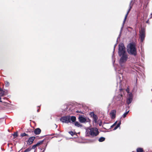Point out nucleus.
<instances>
[{"label":"nucleus","mask_w":152,"mask_h":152,"mask_svg":"<svg viewBox=\"0 0 152 152\" xmlns=\"http://www.w3.org/2000/svg\"><path fill=\"white\" fill-rule=\"evenodd\" d=\"M136 44L134 43H129L127 46V51L131 55L136 56L137 55V50Z\"/></svg>","instance_id":"obj_1"},{"label":"nucleus","mask_w":152,"mask_h":152,"mask_svg":"<svg viewBox=\"0 0 152 152\" xmlns=\"http://www.w3.org/2000/svg\"><path fill=\"white\" fill-rule=\"evenodd\" d=\"M119 48L118 53L119 56H121L122 54H126L125 48L124 47V44L122 43H120L119 45Z\"/></svg>","instance_id":"obj_2"},{"label":"nucleus","mask_w":152,"mask_h":152,"mask_svg":"<svg viewBox=\"0 0 152 152\" xmlns=\"http://www.w3.org/2000/svg\"><path fill=\"white\" fill-rule=\"evenodd\" d=\"M89 134L92 137H95L99 134V132L96 128H91L90 129Z\"/></svg>","instance_id":"obj_3"},{"label":"nucleus","mask_w":152,"mask_h":152,"mask_svg":"<svg viewBox=\"0 0 152 152\" xmlns=\"http://www.w3.org/2000/svg\"><path fill=\"white\" fill-rule=\"evenodd\" d=\"M120 59V63L121 65L124 63H125L127 61L128 56L126 53L122 54Z\"/></svg>","instance_id":"obj_4"},{"label":"nucleus","mask_w":152,"mask_h":152,"mask_svg":"<svg viewBox=\"0 0 152 152\" xmlns=\"http://www.w3.org/2000/svg\"><path fill=\"white\" fill-rule=\"evenodd\" d=\"M60 120L63 123H68L70 122V116L68 115L63 116L60 118Z\"/></svg>","instance_id":"obj_5"},{"label":"nucleus","mask_w":152,"mask_h":152,"mask_svg":"<svg viewBox=\"0 0 152 152\" xmlns=\"http://www.w3.org/2000/svg\"><path fill=\"white\" fill-rule=\"evenodd\" d=\"M145 29L143 28H141V30L140 31V37L142 42L145 39Z\"/></svg>","instance_id":"obj_6"},{"label":"nucleus","mask_w":152,"mask_h":152,"mask_svg":"<svg viewBox=\"0 0 152 152\" xmlns=\"http://www.w3.org/2000/svg\"><path fill=\"white\" fill-rule=\"evenodd\" d=\"M89 115L93 118V120L95 123H96L98 119V117L95 115L94 112H91L89 113Z\"/></svg>","instance_id":"obj_7"},{"label":"nucleus","mask_w":152,"mask_h":152,"mask_svg":"<svg viewBox=\"0 0 152 152\" xmlns=\"http://www.w3.org/2000/svg\"><path fill=\"white\" fill-rule=\"evenodd\" d=\"M79 121L81 123H85L86 122H88L90 121V120L88 118L87 119L86 118L82 116H79L78 118Z\"/></svg>","instance_id":"obj_8"},{"label":"nucleus","mask_w":152,"mask_h":152,"mask_svg":"<svg viewBox=\"0 0 152 152\" xmlns=\"http://www.w3.org/2000/svg\"><path fill=\"white\" fill-rule=\"evenodd\" d=\"M35 137L34 136L30 137L27 141V144L29 145L32 144L33 143V141L35 139Z\"/></svg>","instance_id":"obj_9"},{"label":"nucleus","mask_w":152,"mask_h":152,"mask_svg":"<svg viewBox=\"0 0 152 152\" xmlns=\"http://www.w3.org/2000/svg\"><path fill=\"white\" fill-rule=\"evenodd\" d=\"M132 101V95L130 93L129 94L128 97L127 98L126 103L127 104H129Z\"/></svg>","instance_id":"obj_10"},{"label":"nucleus","mask_w":152,"mask_h":152,"mask_svg":"<svg viewBox=\"0 0 152 152\" xmlns=\"http://www.w3.org/2000/svg\"><path fill=\"white\" fill-rule=\"evenodd\" d=\"M132 3V1H131V2H130V4L129 5V9L126 15L125 16L124 19V23L125 22L126 20V19L127 17L128 16V15L129 12H130V11H131V9H132V5L131 4Z\"/></svg>","instance_id":"obj_11"},{"label":"nucleus","mask_w":152,"mask_h":152,"mask_svg":"<svg viewBox=\"0 0 152 152\" xmlns=\"http://www.w3.org/2000/svg\"><path fill=\"white\" fill-rule=\"evenodd\" d=\"M116 111L115 110H112L110 113V115L112 119H114L116 117Z\"/></svg>","instance_id":"obj_12"},{"label":"nucleus","mask_w":152,"mask_h":152,"mask_svg":"<svg viewBox=\"0 0 152 152\" xmlns=\"http://www.w3.org/2000/svg\"><path fill=\"white\" fill-rule=\"evenodd\" d=\"M44 140L40 141L38 142L36 144L33 145L32 147L31 148V149H35L37 146H38L40 145H42L44 142Z\"/></svg>","instance_id":"obj_13"},{"label":"nucleus","mask_w":152,"mask_h":152,"mask_svg":"<svg viewBox=\"0 0 152 152\" xmlns=\"http://www.w3.org/2000/svg\"><path fill=\"white\" fill-rule=\"evenodd\" d=\"M41 132V129L39 128H37L36 129L34 130V132L36 134H39Z\"/></svg>","instance_id":"obj_14"},{"label":"nucleus","mask_w":152,"mask_h":152,"mask_svg":"<svg viewBox=\"0 0 152 152\" xmlns=\"http://www.w3.org/2000/svg\"><path fill=\"white\" fill-rule=\"evenodd\" d=\"M4 95V91L1 88H0V96H3Z\"/></svg>","instance_id":"obj_15"},{"label":"nucleus","mask_w":152,"mask_h":152,"mask_svg":"<svg viewBox=\"0 0 152 152\" xmlns=\"http://www.w3.org/2000/svg\"><path fill=\"white\" fill-rule=\"evenodd\" d=\"M76 120V118L75 116H72L70 117V121L71 120L72 122H74Z\"/></svg>","instance_id":"obj_16"},{"label":"nucleus","mask_w":152,"mask_h":152,"mask_svg":"<svg viewBox=\"0 0 152 152\" xmlns=\"http://www.w3.org/2000/svg\"><path fill=\"white\" fill-rule=\"evenodd\" d=\"M75 126L78 127H79L82 126L79 122L77 121L75 122Z\"/></svg>","instance_id":"obj_17"},{"label":"nucleus","mask_w":152,"mask_h":152,"mask_svg":"<svg viewBox=\"0 0 152 152\" xmlns=\"http://www.w3.org/2000/svg\"><path fill=\"white\" fill-rule=\"evenodd\" d=\"M121 124V121H119V122L117 126H116L113 129L114 130H115L118 127H119L120 126V125Z\"/></svg>","instance_id":"obj_18"},{"label":"nucleus","mask_w":152,"mask_h":152,"mask_svg":"<svg viewBox=\"0 0 152 152\" xmlns=\"http://www.w3.org/2000/svg\"><path fill=\"white\" fill-rule=\"evenodd\" d=\"M144 151L143 149L142 148H139L137 149V152H143Z\"/></svg>","instance_id":"obj_19"},{"label":"nucleus","mask_w":152,"mask_h":152,"mask_svg":"<svg viewBox=\"0 0 152 152\" xmlns=\"http://www.w3.org/2000/svg\"><path fill=\"white\" fill-rule=\"evenodd\" d=\"M105 140V138L103 137H101L99 139V142H102L104 141Z\"/></svg>","instance_id":"obj_20"},{"label":"nucleus","mask_w":152,"mask_h":152,"mask_svg":"<svg viewBox=\"0 0 152 152\" xmlns=\"http://www.w3.org/2000/svg\"><path fill=\"white\" fill-rule=\"evenodd\" d=\"M20 136L22 137L24 136H27L28 137L29 136L28 134H26V133H23L21 134Z\"/></svg>","instance_id":"obj_21"},{"label":"nucleus","mask_w":152,"mask_h":152,"mask_svg":"<svg viewBox=\"0 0 152 152\" xmlns=\"http://www.w3.org/2000/svg\"><path fill=\"white\" fill-rule=\"evenodd\" d=\"M129 111H128L126 112L123 115V117L124 118H125L126 117L127 115L129 113Z\"/></svg>","instance_id":"obj_22"},{"label":"nucleus","mask_w":152,"mask_h":152,"mask_svg":"<svg viewBox=\"0 0 152 152\" xmlns=\"http://www.w3.org/2000/svg\"><path fill=\"white\" fill-rule=\"evenodd\" d=\"M13 135L14 136V138L17 137L18 136V132H15L13 134Z\"/></svg>","instance_id":"obj_23"},{"label":"nucleus","mask_w":152,"mask_h":152,"mask_svg":"<svg viewBox=\"0 0 152 152\" xmlns=\"http://www.w3.org/2000/svg\"><path fill=\"white\" fill-rule=\"evenodd\" d=\"M31 148H28L26 149L24 152H28L31 150Z\"/></svg>","instance_id":"obj_24"},{"label":"nucleus","mask_w":152,"mask_h":152,"mask_svg":"<svg viewBox=\"0 0 152 152\" xmlns=\"http://www.w3.org/2000/svg\"><path fill=\"white\" fill-rule=\"evenodd\" d=\"M69 134H70L72 136H73L75 134V133L72 131H70L69 132Z\"/></svg>","instance_id":"obj_25"},{"label":"nucleus","mask_w":152,"mask_h":152,"mask_svg":"<svg viewBox=\"0 0 152 152\" xmlns=\"http://www.w3.org/2000/svg\"><path fill=\"white\" fill-rule=\"evenodd\" d=\"M5 84H6V86H9L10 84L7 81L5 82Z\"/></svg>","instance_id":"obj_26"},{"label":"nucleus","mask_w":152,"mask_h":152,"mask_svg":"<svg viewBox=\"0 0 152 152\" xmlns=\"http://www.w3.org/2000/svg\"><path fill=\"white\" fill-rule=\"evenodd\" d=\"M117 121H116L112 126H111V128L113 127V126H115L116 124V123H117Z\"/></svg>","instance_id":"obj_27"},{"label":"nucleus","mask_w":152,"mask_h":152,"mask_svg":"<svg viewBox=\"0 0 152 152\" xmlns=\"http://www.w3.org/2000/svg\"><path fill=\"white\" fill-rule=\"evenodd\" d=\"M76 112L77 113H82V112L81 111H80V110H77L76 111Z\"/></svg>","instance_id":"obj_28"},{"label":"nucleus","mask_w":152,"mask_h":152,"mask_svg":"<svg viewBox=\"0 0 152 152\" xmlns=\"http://www.w3.org/2000/svg\"><path fill=\"white\" fill-rule=\"evenodd\" d=\"M124 101H123L122 100V101L121 102H122L121 103V105H123L124 103Z\"/></svg>","instance_id":"obj_29"},{"label":"nucleus","mask_w":152,"mask_h":152,"mask_svg":"<svg viewBox=\"0 0 152 152\" xmlns=\"http://www.w3.org/2000/svg\"><path fill=\"white\" fill-rule=\"evenodd\" d=\"M0 102H1L2 101H1V98L0 97Z\"/></svg>","instance_id":"obj_30"},{"label":"nucleus","mask_w":152,"mask_h":152,"mask_svg":"<svg viewBox=\"0 0 152 152\" xmlns=\"http://www.w3.org/2000/svg\"><path fill=\"white\" fill-rule=\"evenodd\" d=\"M45 148L44 149L43 151H42V152H44V151H45Z\"/></svg>","instance_id":"obj_31"},{"label":"nucleus","mask_w":152,"mask_h":152,"mask_svg":"<svg viewBox=\"0 0 152 152\" xmlns=\"http://www.w3.org/2000/svg\"><path fill=\"white\" fill-rule=\"evenodd\" d=\"M126 91H127V92L128 93H129V91H128L127 90H126Z\"/></svg>","instance_id":"obj_32"},{"label":"nucleus","mask_w":152,"mask_h":152,"mask_svg":"<svg viewBox=\"0 0 152 152\" xmlns=\"http://www.w3.org/2000/svg\"><path fill=\"white\" fill-rule=\"evenodd\" d=\"M39 109H38V110H37V112H39Z\"/></svg>","instance_id":"obj_33"}]
</instances>
